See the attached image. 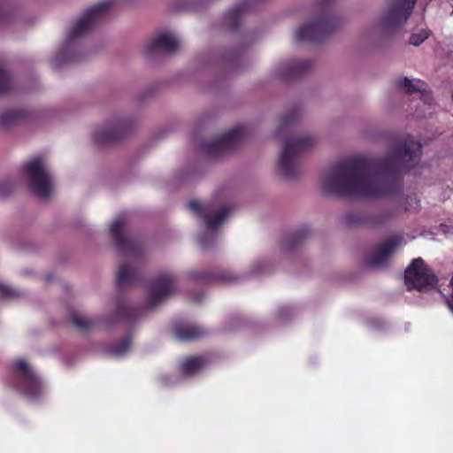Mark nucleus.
Listing matches in <instances>:
<instances>
[{
  "label": "nucleus",
  "mask_w": 453,
  "mask_h": 453,
  "mask_svg": "<svg viewBox=\"0 0 453 453\" xmlns=\"http://www.w3.org/2000/svg\"><path fill=\"white\" fill-rule=\"evenodd\" d=\"M12 12L8 0H0V26L7 24L12 18Z\"/></svg>",
  "instance_id": "473e14b6"
},
{
  "label": "nucleus",
  "mask_w": 453,
  "mask_h": 453,
  "mask_svg": "<svg viewBox=\"0 0 453 453\" xmlns=\"http://www.w3.org/2000/svg\"><path fill=\"white\" fill-rule=\"evenodd\" d=\"M425 82L420 80L411 81L406 77L402 78L398 81V86L405 89L407 93L419 92L421 99L426 104H430L432 101L431 92L425 88Z\"/></svg>",
  "instance_id": "5701e85b"
},
{
  "label": "nucleus",
  "mask_w": 453,
  "mask_h": 453,
  "mask_svg": "<svg viewBox=\"0 0 453 453\" xmlns=\"http://www.w3.org/2000/svg\"><path fill=\"white\" fill-rule=\"evenodd\" d=\"M175 337L181 342L199 340L207 335V330L199 325L180 322L173 326Z\"/></svg>",
  "instance_id": "a211bd4d"
},
{
  "label": "nucleus",
  "mask_w": 453,
  "mask_h": 453,
  "mask_svg": "<svg viewBox=\"0 0 453 453\" xmlns=\"http://www.w3.org/2000/svg\"><path fill=\"white\" fill-rule=\"evenodd\" d=\"M417 0H393L380 19L383 33L393 34L401 28L411 16Z\"/></svg>",
  "instance_id": "6e6552de"
},
{
  "label": "nucleus",
  "mask_w": 453,
  "mask_h": 453,
  "mask_svg": "<svg viewBox=\"0 0 453 453\" xmlns=\"http://www.w3.org/2000/svg\"><path fill=\"white\" fill-rule=\"evenodd\" d=\"M204 365V357L200 356L188 357L181 362L180 371L185 375H191L202 369Z\"/></svg>",
  "instance_id": "a878e982"
},
{
  "label": "nucleus",
  "mask_w": 453,
  "mask_h": 453,
  "mask_svg": "<svg viewBox=\"0 0 453 453\" xmlns=\"http://www.w3.org/2000/svg\"><path fill=\"white\" fill-rule=\"evenodd\" d=\"M310 230L307 226H302L297 231L289 234L284 242V247L288 250H295L308 236Z\"/></svg>",
  "instance_id": "bb28decb"
},
{
  "label": "nucleus",
  "mask_w": 453,
  "mask_h": 453,
  "mask_svg": "<svg viewBox=\"0 0 453 453\" xmlns=\"http://www.w3.org/2000/svg\"><path fill=\"white\" fill-rule=\"evenodd\" d=\"M188 208L205 221L208 230H212L221 226L229 212L227 207L222 204L213 215H211L213 211L212 206L209 203L202 204L196 200L189 201ZM215 239L216 234L208 231L199 237L198 242L203 249H207L214 243Z\"/></svg>",
  "instance_id": "423d86ee"
},
{
  "label": "nucleus",
  "mask_w": 453,
  "mask_h": 453,
  "mask_svg": "<svg viewBox=\"0 0 453 453\" xmlns=\"http://www.w3.org/2000/svg\"><path fill=\"white\" fill-rule=\"evenodd\" d=\"M312 63L310 60L293 61L288 63L280 73L285 80L296 79L305 74L311 68Z\"/></svg>",
  "instance_id": "4be33fe9"
},
{
  "label": "nucleus",
  "mask_w": 453,
  "mask_h": 453,
  "mask_svg": "<svg viewBox=\"0 0 453 453\" xmlns=\"http://www.w3.org/2000/svg\"><path fill=\"white\" fill-rule=\"evenodd\" d=\"M451 293L449 296L446 297V303L449 310L453 312V275L450 280Z\"/></svg>",
  "instance_id": "4c0bfd02"
},
{
  "label": "nucleus",
  "mask_w": 453,
  "mask_h": 453,
  "mask_svg": "<svg viewBox=\"0 0 453 453\" xmlns=\"http://www.w3.org/2000/svg\"><path fill=\"white\" fill-rule=\"evenodd\" d=\"M115 249L134 257L141 254V248L134 240L121 234V220L115 219Z\"/></svg>",
  "instance_id": "6ab92c4d"
},
{
  "label": "nucleus",
  "mask_w": 453,
  "mask_h": 453,
  "mask_svg": "<svg viewBox=\"0 0 453 453\" xmlns=\"http://www.w3.org/2000/svg\"><path fill=\"white\" fill-rule=\"evenodd\" d=\"M133 130V123L128 119H119L115 118V143L127 135Z\"/></svg>",
  "instance_id": "c85d7f7f"
},
{
  "label": "nucleus",
  "mask_w": 453,
  "mask_h": 453,
  "mask_svg": "<svg viewBox=\"0 0 453 453\" xmlns=\"http://www.w3.org/2000/svg\"><path fill=\"white\" fill-rule=\"evenodd\" d=\"M13 185L10 181L0 182V199H4L13 191Z\"/></svg>",
  "instance_id": "f704fd0d"
},
{
  "label": "nucleus",
  "mask_w": 453,
  "mask_h": 453,
  "mask_svg": "<svg viewBox=\"0 0 453 453\" xmlns=\"http://www.w3.org/2000/svg\"><path fill=\"white\" fill-rule=\"evenodd\" d=\"M403 237L394 235L388 241L380 243L374 254L369 258L368 265L371 267H380L387 265L394 250L401 244Z\"/></svg>",
  "instance_id": "4468645a"
},
{
  "label": "nucleus",
  "mask_w": 453,
  "mask_h": 453,
  "mask_svg": "<svg viewBox=\"0 0 453 453\" xmlns=\"http://www.w3.org/2000/svg\"><path fill=\"white\" fill-rule=\"evenodd\" d=\"M300 117V111L298 109H293L282 116L279 126V131L288 128L289 126L294 124Z\"/></svg>",
  "instance_id": "2f4dec72"
},
{
  "label": "nucleus",
  "mask_w": 453,
  "mask_h": 453,
  "mask_svg": "<svg viewBox=\"0 0 453 453\" xmlns=\"http://www.w3.org/2000/svg\"><path fill=\"white\" fill-rule=\"evenodd\" d=\"M115 329H119V323L126 321L133 324L140 316V310L127 303H119L115 299Z\"/></svg>",
  "instance_id": "412c9836"
},
{
  "label": "nucleus",
  "mask_w": 453,
  "mask_h": 453,
  "mask_svg": "<svg viewBox=\"0 0 453 453\" xmlns=\"http://www.w3.org/2000/svg\"><path fill=\"white\" fill-rule=\"evenodd\" d=\"M189 276L192 280L200 281L206 285L216 283H232L236 282L239 277L229 271L217 269L211 272H191Z\"/></svg>",
  "instance_id": "dca6fc26"
},
{
  "label": "nucleus",
  "mask_w": 453,
  "mask_h": 453,
  "mask_svg": "<svg viewBox=\"0 0 453 453\" xmlns=\"http://www.w3.org/2000/svg\"><path fill=\"white\" fill-rule=\"evenodd\" d=\"M141 280V273L139 269L131 264H124L120 265L115 284L119 287H128L137 284Z\"/></svg>",
  "instance_id": "aec40b11"
},
{
  "label": "nucleus",
  "mask_w": 453,
  "mask_h": 453,
  "mask_svg": "<svg viewBox=\"0 0 453 453\" xmlns=\"http://www.w3.org/2000/svg\"><path fill=\"white\" fill-rule=\"evenodd\" d=\"M180 46L178 40L170 33H162L148 42L144 47V54L156 52L173 53Z\"/></svg>",
  "instance_id": "ddd939ff"
},
{
  "label": "nucleus",
  "mask_w": 453,
  "mask_h": 453,
  "mask_svg": "<svg viewBox=\"0 0 453 453\" xmlns=\"http://www.w3.org/2000/svg\"><path fill=\"white\" fill-rule=\"evenodd\" d=\"M133 334L127 333L121 339L115 341V356H121L127 353L132 347Z\"/></svg>",
  "instance_id": "c756f323"
},
{
  "label": "nucleus",
  "mask_w": 453,
  "mask_h": 453,
  "mask_svg": "<svg viewBox=\"0 0 453 453\" xmlns=\"http://www.w3.org/2000/svg\"><path fill=\"white\" fill-rule=\"evenodd\" d=\"M419 206V200L416 196H409L405 198V211H417Z\"/></svg>",
  "instance_id": "72a5a7b5"
},
{
  "label": "nucleus",
  "mask_w": 453,
  "mask_h": 453,
  "mask_svg": "<svg viewBox=\"0 0 453 453\" xmlns=\"http://www.w3.org/2000/svg\"><path fill=\"white\" fill-rule=\"evenodd\" d=\"M69 321L80 331L88 332L96 327L109 328L112 323L111 318L89 319L78 311H71L68 315Z\"/></svg>",
  "instance_id": "f3484780"
},
{
  "label": "nucleus",
  "mask_w": 453,
  "mask_h": 453,
  "mask_svg": "<svg viewBox=\"0 0 453 453\" xmlns=\"http://www.w3.org/2000/svg\"><path fill=\"white\" fill-rule=\"evenodd\" d=\"M395 213L396 208H388L378 212L357 211L346 214L344 220L348 226L373 228L386 224Z\"/></svg>",
  "instance_id": "9b49d317"
},
{
  "label": "nucleus",
  "mask_w": 453,
  "mask_h": 453,
  "mask_svg": "<svg viewBox=\"0 0 453 453\" xmlns=\"http://www.w3.org/2000/svg\"><path fill=\"white\" fill-rule=\"evenodd\" d=\"M403 237L394 235L388 241L380 243L374 254L369 258L368 265L371 267H380L387 265L394 250L401 244Z\"/></svg>",
  "instance_id": "2eb2a0df"
},
{
  "label": "nucleus",
  "mask_w": 453,
  "mask_h": 453,
  "mask_svg": "<svg viewBox=\"0 0 453 453\" xmlns=\"http://www.w3.org/2000/svg\"><path fill=\"white\" fill-rule=\"evenodd\" d=\"M252 0H244L231 8L226 14L225 19L232 31H236L240 26L242 14L250 7Z\"/></svg>",
  "instance_id": "b1692460"
},
{
  "label": "nucleus",
  "mask_w": 453,
  "mask_h": 453,
  "mask_svg": "<svg viewBox=\"0 0 453 453\" xmlns=\"http://www.w3.org/2000/svg\"><path fill=\"white\" fill-rule=\"evenodd\" d=\"M119 0H115V6L117 5V4L119 3Z\"/></svg>",
  "instance_id": "a19ab883"
},
{
  "label": "nucleus",
  "mask_w": 453,
  "mask_h": 453,
  "mask_svg": "<svg viewBox=\"0 0 453 453\" xmlns=\"http://www.w3.org/2000/svg\"><path fill=\"white\" fill-rule=\"evenodd\" d=\"M94 142L103 146L113 141V124L109 121L99 127L93 134Z\"/></svg>",
  "instance_id": "393cba45"
},
{
  "label": "nucleus",
  "mask_w": 453,
  "mask_h": 453,
  "mask_svg": "<svg viewBox=\"0 0 453 453\" xmlns=\"http://www.w3.org/2000/svg\"><path fill=\"white\" fill-rule=\"evenodd\" d=\"M13 88V81L11 74L0 67V96L10 92Z\"/></svg>",
  "instance_id": "7c9ffc66"
},
{
  "label": "nucleus",
  "mask_w": 453,
  "mask_h": 453,
  "mask_svg": "<svg viewBox=\"0 0 453 453\" xmlns=\"http://www.w3.org/2000/svg\"><path fill=\"white\" fill-rule=\"evenodd\" d=\"M421 144L408 135L398 141L385 158L355 157L334 164L322 188L337 196L376 198L396 193L404 172L418 165Z\"/></svg>",
  "instance_id": "f257e3e1"
},
{
  "label": "nucleus",
  "mask_w": 453,
  "mask_h": 453,
  "mask_svg": "<svg viewBox=\"0 0 453 453\" xmlns=\"http://www.w3.org/2000/svg\"><path fill=\"white\" fill-rule=\"evenodd\" d=\"M108 233H109V236L111 238H113V221L110 222L108 225Z\"/></svg>",
  "instance_id": "58836bf2"
},
{
  "label": "nucleus",
  "mask_w": 453,
  "mask_h": 453,
  "mask_svg": "<svg viewBox=\"0 0 453 453\" xmlns=\"http://www.w3.org/2000/svg\"><path fill=\"white\" fill-rule=\"evenodd\" d=\"M15 383L14 388L29 401L38 400L43 394L41 380L25 360H18L13 364Z\"/></svg>",
  "instance_id": "0eeeda50"
},
{
  "label": "nucleus",
  "mask_w": 453,
  "mask_h": 453,
  "mask_svg": "<svg viewBox=\"0 0 453 453\" xmlns=\"http://www.w3.org/2000/svg\"><path fill=\"white\" fill-rule=\"evenodd\" d=\"M26 117V112L22 110H11L0 115V127L6 128L13 124L23 120Z\"/></svg>",
  "instance_id": "cd10ccee"
},
{
  "label": "nucleus",
  "mask_w": 453,
  "mask_h": 453,
  "mask_svg": "<svg viewBox=\"0 0 453 453\" xmlns=\"http://www.w3.org/2000/svg\"><path fill=\"white\" fill-rule=\"evenodd\" d=\"M334 0H319L318 7L321 16L300 27L295 34L297 42H320L326 40L339 27V19L332 13Z\"/></svg>",
  "instance_id": "7ed1b4c3"
},
{
  "label": "nucleus",
  "mask_w": 453,
  "mask_h": 453,
  "mask_svg": "<svg viewBox=\"0 0 453 453\" xmlns=\"http://www.w3.org/2000/svg\"><path fill=\"white\" fill-rule=\"evenodd\" d=\"M51 279H52L51 275H48V276H47V280H48V281L51 280Z\"/></svg>",
  "instance_id": "ea45409f"
},
{
  "label": "nucleus",
  "mask_w": 453,
  "mask_h": 453,
  "mask_svg": "<svg viewBox=\"0 0 453 453\" xmlns=\"http://www.w3.org/2000/svg\"><path fill=\"white\" fill-rule=\"evenodd\" d=\"M404 276L407 288L419 291H427L435 288L438 281L437 277L427 267L421 257L412 260L405 270Z\"/></svg>",
  "instance_id": "9d476101"
},
{
  "label": "nucleus",
  "mask_w": 453,
  "mask_h": 453,
  "mask_svg": "<svg viewBox=\"0 0 453 453\" xmlns=\"http://www.w3.org/2000/svg\"><path fill=\"white\" fill-rule=\"evenodd\" d=\"M315 144L312 136L289 137L284 141L283 150L278 160L280 173L288 179L295 178L298 173L296 158L299 155Z\"/></svg>",
  "instance_id": "20e7f679"
},
{
  "label": "nucleus",
  "mask_w": 453,
  "mask_h": 453,
  "mask_svg": "<svg viewBox=\"0 0 453 453\" xmlns=\"http://www.w3.org/2000/svg\"><path fill=\"white\" fill-rule=\"evenodd\" d=\"M112 4V0L100 2L87 9L74 22L66 39L51 61L54 68H59L65 64L77 61L81 58V50L78 39L105 21Z\"/></svg>",
  "instance_id": "f03ea898"
},
{
  "label": "nucleus",
  "mask_w": 453,
  "mask_h": 453,
  "mask_svg": "<svg viewBox=\"0 0 453 453\" xmlns=\"http://www.w3.org/2000/svg\"><path fill=\"white\" fill-rule=\"evenodd\" d=\"M19 295L18 290L13 288L0 282V296L3 297L17 296Z\"/></svg>",
  "instance_id": "c9c22d12"
},
{
  "label": "nucleus",
  "mask_w": 453,
  "mask_h": 453,
  "mask_svg": "<svg viewBox=\"0 0 453 453\" xmlns=\"http://www.w3.org/2000/svg\"><path fill=\"white\" fill-rule=\"evenodd\" d=\"M247 129L235 127L228 132L202 144V150L211 157H220L225 153L234 150L244 140Z\"/></svg>",
  "instance_id": "1a4fd4ad"
},
{
  "label": "nucleus",
  "mask_w": 453,
  "mask_h": 453,
  "mask_svg": "<svg viewBox=\"0 0 453 453\" xmlns=\"http://www.w3.org/2000/svg\"><path fill=\"white\" fill-rule=\"evenodd\" d=\"M174 284L175 279L171 274H162L155 278L150 287L149 306L158 305L173 292Z\"/></svg>",
  "instance_id": "f8f14e48"
},
{
  "label": "nucleus",
  "mask_w": 453,
  "mask_h": 453,
  "mask_svg": "<svg viewBox=\"0 0 453 453\" xmlns=\"http://www.w3.org/2000/svg\"><path fill=\"white\" fill-rule=\"evenodd\" d=\"M24 173L31 192L42 200H47L53 193V176L41 158L35 157L24 165Z\"/></svg>",
  "instance_id": "39448f33"
},
{
  "label": "nucleus",
  "mask_w": 453,
  "mask_h": 453,
  "mask_svg": "<svg viewBox=\"0 0 453 453\" xmlns=\"http://www.w3.org/2000/svg\"><path fill=\"white\" fill-rule=\"evenodd\" d=\"M427 37H428V34L426 31L418 33V34H412L410 37V43L414 46H418Z\"/></svg>",
  "instance_id": "e433bc0d"
}]
</instances>
